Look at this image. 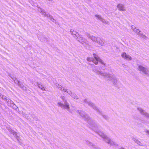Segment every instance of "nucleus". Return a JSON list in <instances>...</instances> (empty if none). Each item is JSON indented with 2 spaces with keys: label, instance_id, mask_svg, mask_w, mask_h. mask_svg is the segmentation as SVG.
Here are the masks:
<instances>
[{
  "label": "nucleus",
  "instance_id": "f257e3e1",
  "mask_svg": "<svg viewBox=\"0 0 149 149\" xmlns=\"http://www.w3.org/2000/svg\"><path fill=\"white\" fill-rule=\"evenodd\" d=\"M78 113L81 118L86 121L89 125V127L101 136L106 142L111 146L115 147L118 146L116 142L111 140L109 137L99 129V127L94 121L84 111L82 110H78Z\"/></svg>",
  "mask_w": 149,
  "mask_h": 149
},
{
  "label": "nucleus",
  "instance_id": "f03ea898",
  "mask_svg": "<svg viewBox=\"0 0 149 149\" xmlns=\"http://www.w3.org/2000/svg\"><path fill=\"white\" fill-rule=\"evenodd\" d=\"M93 56L94 58L91 57H88L87 60L88 61H92L95 65H97L98 62L101 64V69H99L98 68L92 64V67L93 70L94 72H96L97 74L103 76L104 77L108 78V79L111 81L113 84L116 85L117 82V79L116 77L113 75L109 73L104 72L102 70H104L106 69V66L102 61L98 55L95 54H93Z\"/></svg>",
  "mask_w": 149,
  "mask_h": 149
},
{
  "label": "nucleus",
  "instance_id": "7ed1b4c3",
  "mask_svg": "<svg viewBox=\"0 0 149 149\" xmlns=\"http://www.w3.org/2000/svg\"><path fill=\"white\" fill-rule=\"evenodd\" d=\"M80 102L81 103L83 102L84 104H88L89 106L92 108L94 109L95 110L97 113L102 116L105 119L107 120H108L109 117L108 116L102 113V111L99 109L97 108L95 105L94 104L87 99H84L83 100H80Z\"/></svg>",
  "mask_w": 149,
  "mask_h": 149
},
{
  "label": "nucleus",
  "instance_id": "20e7f679",
  "mask_svg": "<svg viewBox=\"0 0 149 149\" xmlns=\"http://www.w3.org/2000/svg\"><path fill=\"white\" fill-rule=\"evenodd\" d=\"M60 99L62 102H58L57 103L58 106L61 107L63 109L67 110L72 114H73V110L70 109L69 104L68 102L65 97L63 96H61L60 97Z\"/></svg>",
  "mask_w": 149,
  "mask_h": 149
},
{
  "label": "nucleus",
  "instance_id": "39448f33",
  "mask_svg": "<svg viewBox=\"0 0 149 149\" xmlns=\"http://www.w3.org/2000/svg\"><path fill=\"white\" fill-rule=\"evenodd\" d=\"M70 33L74 37L76 38L77 40L79 41L81 44H86L87 43V40L85 39L84 38L81 36L76 31H74L73 30L71 29L70 31Z\"/></svg>",
  "mask_w": 149,
  "mask_h": 149
},
{
  "label": "nucleus",
  "instance_id": "423d86ee",
  "mask_svg": "<svg viewBox=\"0 0 149 149\" xmlns=\"http://www.w3.org/2000/svg\"><path fill=\"white\" fill-rule=\"evenodd\" d=\"M56 87L58 88L59 89L61 90V91L67 92L72 98L75 99L76 100H77L78 99V97L75 94L72 93L70 90H67L65 89L61 85H60L58 84L57 83L56 84Z\"/></svg>",
  "mask_w": 149,
  "mask_h": 149
},
{
  "label": "nucleus",
  "instance_id": "0eeeda50",
  "mask_svg": "<svg viewBox=\"0 0 149 149\" xmlns=\"http://www.w3.org/2000/svg\"><path fill=\"white\" fill-rule=\"evenodd\" d=\"M88 37L90 38L92 41L95 42L101 45H103L104 44V40L100 38H96L94 36H92L90 35L88 36Z\"/></svg>",
  "mask_w": 149,
  "mask_h": 149
},
{
  "label": "nucleus",
  "instance_id": "6e6552de",
  "mask_svg": "<svg viewBox=\"0 0 149 149\" xmlns=\"http://www.w3.org/2000/svg\"><path fill=\"white\" fill-rule=\"evenodd\" d=\"M38 12L41 13L42 14L44 15L46 17L49 19L51 21L54 22H56V20L52 17V16L50 15L49 14H47L41 8L38 7Z\"/></svg>",
  "mask_w": 149,
  "mask_h": 149
},
{
  "label": "nucleus",
  "instance_id": "1a4fd4ad",
  "mask_svg": "<svg viewBox=\"0 0 149 149\" xmlns=\"http://www.w3.org/2000/svg\"><path fill=\"white\" fill-rule=\"evenodd\" d=\"M131 29L133 30V31L135 32L138 35L140 36L142 38L146 39L147 38L146 37L145 35L141 34V32L140 31L139 29H137L134 26H132L131 27Z\"/></svg>",
  "mask_w": 149,
  "mask_h": 149
},
{
  "label": "nucleus",
  "instance_id": "9d476101",
  "mask_svg": "<svg viewBox=\"0 0 149 149\" xmlns=\"http://www.w3.org/2000/svg\"><path fill=\"white\" fill-rule=\"evenodd\" d=\"M139 70L145 75L149 76V70H148L147 69L140 65L139 66Z\"/></svg>",
  "mask_w": 149,
  "mask_h": 149
},
{
  "label": "nucleus",
  "instance_id": "9b49d317",
  "mask_svg": "<svg viewBox=\"0 0 149 149\" xmlns=\"http://www.w3.org/2000/svg\"><path fill=\"white\" fill-rule=\"evenodd\" d=\"M137 109L142 115L144 116L146 118H149V114L148 113L146 112L145 110L141 108H138Z\"/></svg>",
  "mask_w": 149,
  "mask_h": 149
},
{
  "label": "nucleus",
  "instance_id": "f8f14e48",
  "mask_svg": "<svg viewBox=\"0 0 149 149\" xmlns=\"http://www.w3.org/2000/svg\"><path fill=\"white\" fill-rule=\"evenodd\" d=\"M86 144L90 147H92V149H101L100 148L97 147L95 144L88 140H86Z\"/></svg>",
  "mask_w": 149,
  "mask_h": 149
},
{
  "label": "nucleus",
  "instance_id": "ddd939ff",
  "mask_svg": "<svg viewBox=\"0 0 149 149\" xmlns=\"http://www.w3.org/2000/svg\"><path fill=\"white\" fill-rule=\"evenodd\" d=\"M8 130H9L10 133L13 135L14 136L16 139L19 142H20V141L19 140V137L17 136L16 132L10 128H9Z\"/></svg>",
  "mask_w": 149,
  "mask_h": 149
},
{
  "label": "nucleus",
  "instance_id": "4468645a",
  "mask_svg": "<svg viewBox=\"0 0 149 149\" xmlns=\"http://www.w3.org/2000/svg\"><path fill=\"white\" fill-rule=\"evenodd\" d=\"M13 79L14 81V82L15 83L17 84H18V86L22 88L23 90H26V87L23 86L22 85H21L20 84V82L16 79V78H15L14 79Z\"/></svg>",
  "mask_w": 149,
  "mask_h": 149
},
{
  "label": "nucleus",
  "instance_id": "2eb2a0df",
  "mask_svg": "<svg viewBox=\"0 0 149 149\" xmlns=\"http://www.w3.org/2000/svg\"><path fill=\"white\" fill-rule=\"evenodd\" d=\"M122 57L125 59H127L128 60H130L132 59L130 55H127L125 52H123L121 54Z\"/></svg>",
  "mask_w": 149,
  "mask_h": 149
},
{
  "label": "nucleus",
  "instance_id": "dca6fc26",
  "mask_svg": "<svg viewBox=\"0 0 149 149\" xmlns=\"http://www.w3.org/2000/svg\"><path fill=\"white\" fill-rule=\"evenodd\" d=\"M118 9L120 11H124L125 10V7L123 4L121 3L118 4L117 6Z\"/></svg>",
  "mask_w": 149,
  "mask_h": 149
},
{
  "label": "nucleus",
  "instance_id": "f3484780",
  "mask_svg": "<svg viewBox=\"0 0 149 149\" xmlns=\"http://www.w3.org/2000/svg\"><path fill=\"white\" fill-rule=\"evenodd\" d=\"M95 16L96 17L97 19L99 20L103 23H105V20L103 19L100 16L96 15H95Z\"/></svg>",
  "mask_w": 149,
  "mask_h": 149
},
{
  "label": "nucleus",
  "instance_id": "a211bd4d",
  "mask_svg": "<svg viewBox=\"0 0 149 149\" xmlns=\"http://www.w3.org/2000/svg\"><path fill=\"white\" fill-rule=\"evenodd\" d=\"M132 139L138 145L142 146L143 144L139 140L137 139L135 137H133L132 138Z\"/></svg>",
  "mask_w": 149,
  "mask_h": 149
},
{
  "label": "nucleus",
  "instance_id": "6ab92c4d",
  "mask_svg": "<svg viewBox=\"0 0 149 149\" xmlns=\"http://www.w3.org/2000/svg\"><path fill=\"white\" fill-rule=\"evenodd\" d=\"M6 101L7 102L8 105L10 107L12 106L14 103V102L12 101L9 98H7V101Z\"/></svg>",
  "mask_w": 149,
  "mask_h": 149
},
{
  "label": "nucleus",
  "instance_id": "aec40b11",
  "mask_svg": "<svg viewBox=\"0 0 149 149\" xmlns=\"http://www.w3.org/2000/svg\"><path fill=\"white\" fill-rule=\"evenodd\" d=\"M38 39L40 40L41 41H45L46 42H47L48 41V39L44 37L43 36L42 38H41L40 37H38Z\"/></svg>",
  "mask_w": 149,
  "mask_h": 149
},
{
  "label": "nucleus",
  "instance_id": "412c9836",
  "mask_svg": "<svg viewBox=\"0 0 149 149\" xmlns=\"http://www.w3.org/2000/svg\"><path fill=\"white\" fill-rule=\"evenodd\" d=\"M36 85L38 86V87L42 91L45 90V89L43 85L40 84L36 83Z\"/></svg>",
  "mask_w": 149,
  "mask_h": 149
},
{
  "label": "nucleus",
  "instance_id": "4be33fe9",
  "mask_svg": "<svg viewBox=\"0 0 149 149\" xmlns=\"http://www.w3.org/2000/svg\"><path fill=\"white\" fill-rule=\"evenodd\" d=\"M10 107H12L13 109L16 110L17 109V106L14 103H13V104Z\"/></svg>",
  "mask_w": 149,
  "mask_h": 149
},
{
  "label": "nucleus",
  "instance_id": "5701e85b",
  "mask_svg": "<svg viewBox=\"0 0 149 149\" xmlns=\"http://www.w3.org/2000/svg\"><path fill=\"white\" fill-rule=\"evenodd\" d=\"M133 118L135 120H137L138 121L139 120V117L136 116H133Z\"/></svg>",
  "mask_w": 149,
  "mask_h": 149
},
{
  "label": "nucleus",
  "instance_id": "b1692460",
  "mask_svg": "<svg viewBox=\"0 0 149 149\" xmlns=\"http://www.w3.org/2000/svg\"><path fill=\"white\" fill-rule=\"evenodd\" d=\"M2 98L3 100H6V101H7V99L6 96L3 95L2 96Z\"/></svg>",
  "mask_w": 149,
  "mask_h": 149
},
{
  "label": "nucleus",
  "instance_id": "393cba45",
  "mask_svg": "<svg viewBox=\"0 0 149 149\" xmlns=\"http://www.w3.org/2000/svg\"><path fill=\"white\" fill-rule=\"evenodd\" d=\"M30 3L33 6H36V4L33 1H31Z\"/></svg>",
  "mask_w": 149,
  "mask_h": 149
},
{
  "label": "nucleus",
  "instance_id": "a878e982",
  "mask_svg": "<svg viewBox=\"0 0 149 149\" xmlns=\"http://www.w3.org/2000/svg\"><path fill=\"white\" fill-rule=\"evenodd\" d=\"M146 133L149 135V130H147L146 131Z\"/></svg>",
  "mask_w": 149,
  "mask_h": 149
},
{
  "label": "nucleus",
  "instance_id": "bb28decb",
  "mask_svg": "<svg viewBox=\"0 0 149 149\" xmlns=\"http://www.w3.org/2000/svg\"><path fill=\"white\" fill-rule=\"evenodd\" d=\"M140 122L142 123H144V121L143 120H141Z\"/></svg>",
  "mask_w": 149,
  "mask_h": 149
},
{
  "label": "nucleus",
  "instance_id": "cd10ccee",
  "mask_svg": "<svg viewBox=\"0 0 149 149\" xmlns=\"http://www.w3.org/2000/svg\"><path fill=\"white\" fill-rule=\"evenodd\" d=\"M123 66L124 68H126V65H124V64H123Z\"/></svg>",
  "mask_w": 149,
  "mask_h": 149
},
{
  "label": "nucleus",
  "instance_id": "c85d7f7f",
  "mask_svg": "<svg viewBox=\"0 0 149 149\" xmlns=\"http://www.w3.org/2000/svg\"><path fill=\"white\" fill-rule=\"evenodd\" d=\"M118 149H125L124 148L122 147V148H119Z\"/></svg>",
  "mask_w": 149,
  "mask_h": 149
},
{
  "label": "nucleus",
  "instance_id": "c756f323",
  "mask_svg": "<svg viewBox=\"0 0 149 149\" xmlns=\"http://www.w3.org/2000/svg\"><path fill=\"white\" fill-rule=\"evenodd\" d=\"M1 95H0V97H1Z\"/></svg>",
  "mask_w": 149,
  "mask_h": 149
},
{
  "label": "nucleus",
  "instance_id": "7c9ffc66",
  "mask_svg": "<svg viewBox=\"0 0 149 149\" xmlns=\"http://www.w3.org/2000/svg\"><path fill=\"white\" fill-rule=\"evenodd\" d=\"M48 0L49 1H50V0Z\"/></svg>",
  "mask_w": 149,
  "mask_h": 149
}]
</instances>
